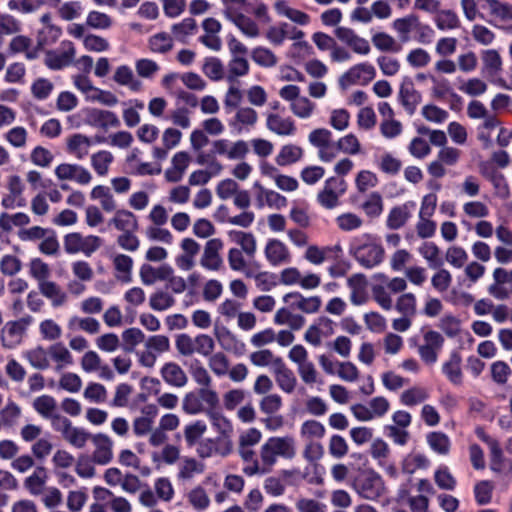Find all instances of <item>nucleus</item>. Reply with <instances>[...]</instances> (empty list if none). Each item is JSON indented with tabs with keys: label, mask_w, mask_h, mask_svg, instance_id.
<instances>
[{
	"label": "nucleus",
	"mask_w": 512,
	"mask_h": 512,
	"mask_svg": "<svg viewBox=\"0 0 512 512\" xmlns=\"http://www.w3.org/2000/svg\"><path fill=\"white\" fill-rule=\"evenodd\" d=\"M297 454V445L294 436H272L268 438L260 448V459L272 468L278 458L292 460Z\"/></svg>",
	"instance_id": "obj_1"
},
{
	"label": "nucleus",
	"mask_w": 512,
	"mask_h": 512,
	"mask_svg": "<svg viewBox=\"0 0 512 512\" xmlns=\"http://www.w3.org/2000/svg\"><path fill=\"white\" fill-rule=\"evenodd\" d=\"M219 395L214 389H198L187 392L181 401L182 411L190 416L202 413L207 415L208 410L216 409L219 406Z\"/></svg>",
	"instance_id": "obj_2"
},
{
	"label": "nucleus",
	"mask_w": 512,
	"mask_h": 512,
	"mask_svg": "<svg viewBox=\"0 0 512 512\" xmlns=\"http://www.w3.org/2000/svg\"><path fill=\"white\" fill-rule=\"evenodd\" d=\"M367 241L359 242L355 240L350 249V254L357 260V262L365 268H373L378 266L384 259L385 251L381 244L376 243L366 236Z\"/></svg>",
	"instance_id": "obj_3"
},
{
	"label": "nucleus",
	"mask_w": 512,
	"mask_h": 512,
	"mask_svg": "<svg viewBox=\"0 0 512 512\" xmlns=\"http://www.w3.org/2000/svg\"><path fill=\"white\" fill-rule=\"evenodd\" d=\"M103 245V239L97 235H83L80 232H71L64 236L63 247L67 254L82 253L90 257Z\"/></svg>",
	"instance_id": "obj_4"
},
{
	"label": "nucleus",
	"mask_w": 512,
	"mask_h": 512,
	"mask_svg": "<svg viewBox=\"0 0 512 512\" xmlns=\"http://www.w3.org/2000/svg\"><path fill=\"white\" fill-rule=\"evenodd\" d=\"M52 424L62 438L76 449H83L94 435L83 427L74 426L71 420L60 415L54 417Z\"/></svg>",
	"instance_id": "obj_5"
},
{
	"label": "nucleus",
	"mask_w": 512,
	"mask_h": 512,
	"mask_svg": "<svg viewBox=\"0 0 512 512\" xmlns=\"http://www.w3.org/2000/svg\"><path fill=\"white\" fill-rule=\"evenodd\" d=\"M32 323L31 316H25L17 320L6 322L0 331V342L5 349H15L18 347Z\"/></svg>",
	"instance_id": "obj_6"
},
{
	"label": "nucleus",
	"mask_w": 512,
	"mask_h": 512,
	"mask_svg": "<svg viewBox=\"0 0 512 512\" xmlns=\"http://www.w3.org/2000/svg\"><path fill=\"white\" fill-rule=\"evenodd\" d=\"M212 153L224 157L229 161L244 160L249 153V145L244 140L231 141L226 138H219L211 143Z\"/></svg>",
	"instance_id": "obj_7"
},
{
	"label": "nucleus",
	"mask_w": 512,
	"mask_h": 512,
	"mask_svg": "<svg viewBox=\"0 0 512 512\" xmlns=\"http://www.w3.org/2000/svg\"><path fill=\"white\" fill-rule=\"evenodd\" d=\"M346 189L347 183L344 179L330 177L317 194V201L326 209H334L339 205L340 198L344 195Z\"/></svg>",
	"instance_id": "obj_8"
},
{
	"label": "nucleus",
	"mask_w": 512,
	"mask_h": 512,
	"mask_svg": "<svg viewBox=\"0 0 512 512\" xmlns=\"http://www.w3.org/2000/svg\"><path fill=\"white\" fill-rule=\"evenodd\" d=\"M76 50L71 41H62L59 48L45 53L44 63L52 70H60L70 66L75 58Z\"/></svg>",
	"instance_id": "obj_9"
},
{
	"label": "nucleus",
	"mask_w": 512,
	"mask_h": 512,
	"mask_svg": "<svg viewBox=\"0 0 512 512\" xmlns=\"http://www.w3.org/2000/svg\"><path fill=\"white\" fill-rule=\"evenodd\" d=\"M54 174L59 181H74L79 185H88L91 183L93 176L91 172L84 166L63 162L54 169Z\"/></svg>",
	"instance_id": "obj_10"
},
{
	"label": "nucleus",
	"mask_w": 512,
	"mask_h": 512,
	"mask_svg": "<svg viewBox=\"0 0 512 512\" xmlns=\"http://www.w3.org/2000/svg\"><path fill=\"white\" fill-rule=\"evenodd\" d=\"M355 487L358 494L367 500H376L385 490L381 476L373 471L362 474Z\"/></svg>",
	"instance_id": "obj_11"
},
{
	"label": "nucleus",
	"mask_w": 512,
	"mask_h": 512,
	"mask_svg": "<svg viewBox=\"0 0 512 512\" xmlns=\"http://www.w3.org/2000/svg\"><path fill=\"white\" fill-rule=\"evenodd\" d=\"M493 282L488 286V293L497 300H506L512 294V270L496 267L492 272Z\"/></svg>",
	"instance_id": "obj_12"
},
{
	"label": "nucleus",
	"mask_w": 512,
	"mask_h": 512,
	"mask_svg": "<svg viewBox=\"0 0 512 512\" xmlns=\"http://www.w3.org/2000/svg\"><path fill=\"white\" fill-rule=\"evenodd\" d=\"M376 75L375 68L368 63H359L349 68L339 80L342 87L352 85H367Z\"/></svg>",
	"instance_id": "obj_13"
},
{
	"label": "nucleus",
	"mask_w": 512,
	"mask_h": 512,
	"mask_svg": "<svg viewBox=\"0 0 512 512\" xmlns=\"http://www.w3.org/2000/svg\"><path fill=\"white\" fill-rule=\"evenodd\" d=\"M90 442L93 445V451L90 457L97 465H108L114 457L113 440L105 433H96L91 438Z\"/></svg>",
	"instance_id": "obj_14"
},
{
	"label": "nucleus",
	"mask_w": 512,
	"mask_h": 512,
	"mask_svg": "<svg viewBox=\"0 0 512 512\" xmlns=\"http://www.w3.org/2000/svg\"><path fill=\"white\" fill-rule=\"evenodd\" d=\"M265 127L271 133L282 137L293 136L297 130L295 121L291 117L275 111L265 113Z\"/></svg>",
	"instance_id": "obj_15"
},
{
	"label": "nucleus",
	"mask_w": 512,
	"mask_h": 512,
	"mask_svg": "<svg viewBox=\"0 0 512 512\" xmlns=\"http://www.w3.org/2000/svg\"><path fill=\"white\" fill-rule=\"evenodd\" d=\"M224 247L223 241L219 238L209 239L200 257V265L209 271H219L223 266L221 251Z\"/></svg>",
	"instance_id": "obj_16"
},
{
	"label": "nucleus",
	"mask_w": 512,
	"mask_h": 512,
	"mask_svg": "<svg viewBox=\"0 0 512 512\" xmlns=\"http://www.w3.org/2000/svg\"><path fill=\"white\" fill-rule=\"evenodd\" d=\"M211 423L212 428L217 433V438L234 448L232 440L234 434V426L232 421L226 417L222 412L210 409L206 415Z\"/></svg>",
	"instance_id": "obj_17"
},
{
	"label": "nucleus",
	"mask_w": 512,
	"mask_h": 512,
	"mask_svg": "<svg viewBox=\"0 0 512 512\" xmlns=\"http://www.w3.org/2000/svg\"><path fill=\"white\" fill-rule=\"evenodd\" d=\"M85 122L94 128L105 131L120 126V120L114 112L98 108L85 110Z\"/></svg>",
	"instance_id": "obj_18"
},
{
	"label": "nucleus",
	"mask_w": 512,
	"mask_h": 512,
	"mask_svg": "<svg viewBox=\"0 0 512 512\" xmlns=\"http://www.w3.org/2000/svg\"><path fill=\"white\" fill-rule=\"evenodd\" d=\"M196 454L200 459H209L215 456L226 458L234 450L217 437L205 438L196 446Z\"/></svg>",
	"instance_id": "obj_19"
},
{
	"label": "nucleus",
	"mask_w": 512,
	"mask_h": 512,
	"mask_svg": "<svg viewBox=\"0 0 512 512\" xmlns=\"http://www.w3.org/2000/svg\"><path fill=\"white\" fill-rule=\"evenodd\" d=\"M283 301L296 311H301L306 314L317 313L322 304V300L319 296H304L299 292L285 294Z\"/></svg>",
	"instance_id": "obj_20"
},
{
	"label": "nucleus",
	"mask_w": 512,
	"mask_h": 512,
	"mask_svg": "<svg viewBox=\"0 0 512 512\" xmlns=\"http://www.w3.org/2000/svg\"><path fill=\"white\" fill-rule=\"evenodd\" d=\"M335 35L356 54L368 55L371 51L368 40L359 36L350 28L338 27L335 30Z\"/></svg>",
	"instance_id": "obj_21"
},
{
	"label": "nucleus",
	"mask_w": 512,
	"mask_h": 512,
	"mask_svg": "<svg viewBox=\"0 0 512 512\" xmlns=\"http://www.w3.org/2000/svg\"><path fill=\"white\" fill-rule=\"evenodd\" d=\"M162 380L170 387L183 388L188 384L189 378L185 370L176 362H165L160 368Z\"/></svg>",
	"instance_id": "obj_22"
},
{
	"label": "nucleus",
	"mask_w": 512,
	"mask_h": 512,
	"mask_svg": "<svg viewBox=\"0 0 512 512\" xmlns=\"http://www.w3.org/2000/svg\"><path fill=\"white\" fill-rule=\"evenodd\" d=\"M264 255L271 266H281L291 261L289 248L278 239H269L264 248Z\"/></svg>",
	"instance_id": "obj_23"
},
{
	"label": "nucleus",
	"mask_w": 512,
	"mask_h": 512,
	"mask_svg": "<svg viewBox=\"0 0 512 512\" xmlns=\"http://www.w3.org/2000/svg\"><path fill=\"white\" fill-rule=\"evenodd\" d=\"M392 27L402 42H407L410 39V34L415 30H430V27L422 24L419 17L414 14L394 20Z\"/></svg>",
	"instance_id": "obj_24"
},
{
	"label": "nucleus",
	"mask_w": 512,
	"mask_h": 512,
	"mask_svg": "<svg viewBox=\"0 0 512 512\" xmlns=\"http://www.w3.org/2000/svg\"><path fill=\"white\" fill-rule=\"evenodd\" d=\"M245 253L239 248H231L227 254V261L230 269L234 272L242 273L246 278L259 279L266 275V272L255 273L253 269L248 265L245 257Z\"/></svg>",
	"instance_id": "obj_25"
},
{
	"label": "nucleus",
	"mask_w": 512,
	"mask_h": 512,
	"mask_svg": "<svg viewBox=\"0 0 512 512\" xmlns=\"http://www.w3.org/2000/svg\"><path fill=\"white\" fill-rule=\"evenodd\" d=\"M191 162V156L184 151L177 152L171 159L170 166L165 170L164 178L169 183L180 182Z\"/></svg>",
	"instance_id": "obj_26"
},
{
	"label": "nucleus",
	"mask_w": 512,
	"mask_h": 512,
	"mask_svg": "<svg viewBox=\"0 0 512 512\" xmlns=\"http://www.w3.org/2000/svg\"><path fill=\"white\" fill-rule=\"evenodd\" d=\"M332 321L326 317H321L318 321L310 325L305 333L304 340L313 347H319L322 344V338L332 334Z\"/></svg>",
	"instance_id": "obj_27"
},
{
	"label": "nucleus",
	"mask_w": 512,
	"mask_h": 512,
	"mask_svg": "<svg viewBox=\"0 0 512 512\" xmlns=\"http://www.w3.org/2000/svg\"><path fill=\"white\" fill-rule=\"evenodd\" d=\"M92 147V139L82 133H74L66 139V151L78 160L86 158Z\"/></svg>",
	"instance_id": "obj_28"
},
{
	"label": "nucleus",
	"mask_w": 512,
	"mask_h": 512,
	"mask_svg": "<svg viewBox=\"0 0 512 512\" xmlns=\"http://www.w3.org/2000/svg\"><path fill=\"white\" fill-rule=\"evenodd\" d=\"M294 308L290 306L279 308L275 314L273 321L277 325H286L291 330L298 331L304 327L306 319L301 314L295 313Z\"/></svg>",
	"instance_id": "obj_29"
},
{
	"label": "nucleus",
	"mask_w": 512,
	"mask_h": 512,
	"mask_svg": "<svg viewBox=\"0 0 512 512\" xmlns=\"http://www.w3.org/2000/svg\"><path fill=\"white\" fill-rule=\"evenodd\" d=\"M333 253L336 256L342 253V247L339 244L334 246L320 247L317 245H308L304 252V259L312 265H322L326 260L328 254Z\"/></svg>",
	"instance_id": "obj_30"
},
{
	"label": "nucleus",
	"mask_w": 512,
	"mask_h": 512,
	"mask_svg": "<svg viewBox=\"0 0 512 512\" xmlns=\"http://www.w3.org/2000/svg\"><path fill=\"white\" fill-rule=\"evenodd\" d=\"M114 269V277L122 282L129 283L132 280L133 259L122 253H116L111 256Z\"/></svg>",
	"instance_id": "obj_31"
},
{
	"label": "nucleus",
	"mask_w": 512,
	"mask_h": 512,
	"mask_svg": "<svg viewBox=\"0 0 512 512\" xmlns=\"http://www.w3.org/2000/svg\"><path fill=\"white\" fill-rule=\"evenodd\" d=\"M272 372L274 374L276 384L282 392L292 394L295 391L298 380L294 372L286 366L284 361Z\"/></svg>",
	"instance_id": "obj_32"
},
{
	"label": "nucleus",
	"mask_w": 512,
	"mask_h": 512,
	"mask_svg": "<svg viewBox=\"0 0 512 512\" xmlns=\"http://www.w3.org/2000/svg\"><path fill=\"white\" fill-rule=\"evenodd\" d=\"M171 266L163 264L154 267L150 264H143L139 270V277L141 282L146 286H151L158 281H165L170 274Z\"/></svg>",
	"instance_id": "obj_33"
},
{
	"label": "nucleus",
	"mask_w": 512,
	"mask_h": 512,
	"mask_svg": "<svg viewBox=\"0 0 512 512\" xmlns=\"http://www.w3.org/2000/svg\"><path fill=\"white\" fill-rule=\"evenodd\" d=\"M205 465L192 456H184L178 465L177 479L179 481H191L196 475L202 474Z\"/></svg>",
	"instance_id": "obj_34"
},
{
	"label": "nucleus",
	"mask_w": 512,
	"mask_h": 512,
	"mask_svg": "<svg viewBox=\"0 0 512 512\" xmlns=\"http://www.w3.org/2000/svg\"><path fill=\"white\" fill-rule=\"evenodd\" d=\"M273 7L279 16L285 17L297 25L306 26L310 22V16L307 13L293 8L286 0H277Z\"/></svg>",
	"instance_id": "obj_35"
},
{
	"label": "nucleus",
	"mask_w": 512,
	"mask_h": 512,
	"mask_svg": "<svg viewBox=\"0 0 512 512\" xmlns=\"http://www.w3.org/2000/svg\"><path fill=\"white\" fill-rule=\"evenodd\" d=\"M113 80L120 86L127 87L132 92H140L143 83L139 80L133 70L127 65L118 66L114 72Z\"/></svg>",
	"instance_id": "obj_36"
},
{
	"label": "nucleus",
	"mask_w": 512,
	"mask_h": 512,
	"mask_svg": "<svg viewBox=\"0 0 512 512\" xmlns=\"http://www.w3.org/2000/svg\"><path fill=\"white\" fill-rule=\"evenodd\" d=\"M67 328L71 332L82 331L89 335H96L101 330V324L96 318L90 316L73 315L68 319Z\"/></svg>",
	"instance_id": "obj_37"
},
{
	"label": "nucleus",
	"mask_w": 512,
	"mask_h": 512,
	"mask_svg": "<svg viewBox=\"0 0 512 512\" xmlns=\"http://www.w3.org/2000/svg\"><path fill=\"white\" fill-rule=\"evenodd\" d=\"M229 239L240 246V250L250 258H253L257 252V241L250 232L241 230H231L228 232Z\"/></svg>",
	"instance_id": "obj_38"
},
{
	"label": "nucleus",
	"mask_w": 512,
	"mask_h": 512,
	"mask_svg": "<svg viewBox=\"0 0 512 512\" xmlns=\"http://www.w3.org/2000/svg\"><path fill=\"white\" fill-rule=\"evenodd\" d=\"M257 111L250 106H242L236 109L235 115L231 120V126L238 131L253 128L258 122Z\"/></svg>",
	"instance_id": "obj_39"
},
{
	"label": "nucleus",
	"mask_w": 512,
	"mask_h": 512,
	"mask_svg": "<svg viewBox=\"0 0 512 512\" xmlns=\"http://www.w3.org/2000/svg\"><path fill=\"white\" fill-rule=\"evenodd\" d=\"M351 290L350 301L354 305H362L367 301V280L363 274H353L347 279Z\"/></svg>",
	"instance_id": "obj_40"
},
{
	"label": "nucleus",
	"mask_w": 512,
	"mask_h": 512,
	"mask_svg": "<svg viewBox=\"0 0 512 512\" xmlns=\"http://www.w3.org/2000/svg\"><path fill=\"white\" fill-rule=\"evenodd\" d=\"M109 224L121 232L137 231L139 228L136 215L126 209L115 210Z\"/></svg>",
	"instance_id": "obj_41"
},
{
	"label": "nucleus",
	"mask_w": 512,
	"mask_h": 512,
	"mask_svg": "<svg viewBox=\"0 0 512 512\" xmlns=\"http://www.w3.org/2000/svg\"><path fill=\"white\" fill-rule=\"evenodd\" d=\"M462 358L457 352L451 353L448 360L442 365V372L455 386L463 384V372L461 369Z\"/></svg>",
	"instance_id": "obj_42"
},
{
	"label": "nucleus",
	"mask_w": 512,
	"mask_h": 512,
	"mask_svg": "<svg viewBox=\"0 0 512 512\" xmlns=\"http://www.w3.org/2000/svg\"><path fill=\"white\" fill-rule=\"evenodd\" d=\"M38 289L45 298L50 300L54 308L64 306L68 301L67 293L54 281L41 283Z\"/></svg>",
	"instance_id": "obj_43"
},
{
	"label": "nucleus",
	"mask_w": 512,
	"mask_h": 512,
	"mask_svg": "<svg viewBox=\"0 0 512 512\" xmlns=\"http://www.w3.org/2000/svg\"><path fill=\"white\" fill-rule=\"evenodd\" d=\"M208 425L204 420L197 419L188 423L183 429V436L188 447H195L204 438Z\"/></svg>",
	"instance_id": "obj_44"
},
{
	"label": "nucleus",
	"mask_w": 512,
	"mask_h": 512,
	"mask_svg": "<svg viewBox=\"0 0 512 512\" xmlns=\"http://www.w3.org/2000/svg\"><path fill=\"white\" fill-rule=\"evenodd\" d=\"M114 162V155L108 150H99L90 156V165L99 177H105Z\"/></svg>",
	"instance_id": "obj_45"
},
{
	"label": "nucleus",
	"mask_w": 512,
	"mask_h": 512,
	"mask_svg": "<svg viewBox=\"0 0 512 512\" xmlns=\"http://www.w3.org/2000/svg\"><path fill=\"white\" fill-rule=\"evenodd\" d=\"M316 108V103L306 96H300L289 105L291 113L300 120L311 119L315 114Z\"/></svg>",
	"instance_id": "obj_46"
},
{
	"label": "nucleus",
	"mask_w": 512,
	"mask_h": 512,
	"mask_svg": "<svg viewBox=\"0 0 512 512\" xmlns=\"http://www.w3.org/2000/svg\"><path fill=\"white\" fill-rule=\"evenodd\" d=\"M250 362L256 367H270L272 371L279 366L283 359L269 349H260L249 355Z\"/></svg>",
	"instance_id": "obj_47"
},
{
	"label": "nucleus",
	"mask_w": 512,
	"mask_h": 512,
	"mask_svg": "<svg viewBox=\"0 0 512 512\" xmlns=\"http://www.w3.org/2000/svg\"><path fill=\"white\" fill-rule=\"evenodd\" d=\"M411 206L413 204L406 203L393 207L387 217V226L393 230L403 227L411 216Z\"/></svg>",
	"instance_id": "obj_48"
},
{
	"label": "nucleus",
	"mask_w": 512,
	"mask_h": 512,
	"mask_svg": "<svg viewBox=\"0 0 512 512\" xmlns=\"http://www.w3.org/2000/svg\"><path fill=\"white\" fill-rule=\"evenodd\" d=\"M90 198L94 201H99L101 208L105 212H113L116 210L117 203L110 191V188L104 185H97L93 187L90 192Z\"/></svg>",
	"instance_id": "obj_49"
},
{
	"label": "nucleus",
	"mask_w": 512,
	"mask_h": 512,
	"mask_svg": "<svg viewBox=\"0 0 512 512\" xmlns=\"http://www.w3.org/2000/svg\"><path fill=\"white\" fill-rule=\"evenodd\" d=\"M399 98L405 110L412 114L421 101L420 93L412 83L402 84L399 91Z\"/></svg>",
	"instance_id": "obj_50"
},
{
	"label": "nucleus",
	"mask_w": 512,
	"mask_h": 512,
	"mask_svg": "<svg viewBox=\"0 0 512 512\" xmlns=\"http://www.w3.org/2000/svg\"><path fill=\"white\" fill-rule=\"evenodd\" d=\"M500 126L499 119L494 115L488 119L483 120L477 126V139L482 143L484 148L492 146V133Z\"/></svg>",
	"instance_id": "obj_51"
},
{
	"label": "nucleus",
	"mask_w": 512,
	"mask_h": 512,
	"mask_svg": "<svg viewBox=\"0 0 512 512\" xmlns=\"http://www.w3.org/2000/svg\"><path fill=\"white\" fill-rule=\"evenodd\" d=\"M145 412L151 417L139 416L133 420V432L137 437H143L153 429V416L157 413V408L154 405H148L145 407Z\"/></svg>",
	"instance_id": "obj_52"
},
{
	"label": "nucleus",
	"mask_w": 512,
	"mask_h": 512,
	"mask_svg": "<svg viewBox=\"0 0 512 512\" xmlns=\"http://www.w3.org/2000/svg\"><path fill=\"white\" fill-rule=\"evenodd\" d=\"M303 156L301 147L294 144H286L281 147L279 153L275 157L278 166H288L299 161Z\"/></svg>",
	"instance_id": "obj_53"
},
{
	"label": "nucleus",
	"mask_w": 512,
	"mask_h": 512,
	"mask_svg": "<svg viewBox=\"0 0 512 512\" xmlns=\"http://www.w3.org/2000/svg\"><path fill=\"white\" fill-rule=\"evenodd\" d=\"M24 358L29 364L38 370H45L50 367L48 350L42 346H37L24 353Z\"/></svg>",
	"instance_id": "obj_54"
},
{
	"label": "nucleus",
	"mask_w": 512,
	"mask_h": 512,
	"mask_svg": "<svg viewBox=\"0 0 512 512\" xmlns=\"http://www.w3.org/2000/svg\"><path fill=\"white\" fill-rule=\"evenodd\" d=\"M32 44V40L26 36L19 35L14 37L10 44L9 49L13 53L25 52V56L29 60L36 59L39 55L40 48L37 46L33 49H30Z\"/></svg>",
	"instance_id": "obj_55"
},
{
	"label": "nucleus",
	"mask_w": 512,
	"mask_h": 512,
	"mask_svg": "<svg viewBox=\"0 0 512 512\" xmlns=\"http://www.w3.org/2000/svg\"><path fill=\"white\" fill-rule=\"evenodd\" d=\"M250 65L246 57H231L228 62L227 82H237V78L249 73Z\"/></svg>",
	"instance_id": "obj_56"
},
{
	"label": "nucleus",
	"mask_w": 512,
	"mask_h": 512,
	"mask_svg": "<svg viewBox=\"0 0 512 512\" xmlns=\"http://www.w3.org/2000/svg\"><path fill=\"white\" fill-rule=\"evenodd\" d=\"M29 274L38 283V287L41 283L49 281L51 276V269L49 265L44 262L41 258H33L28 264Z\"/></svg>",
	"instance_id": "obj_57"
},
{
	"label": "nucleus",
	"mask_w": 512,
	"mask_h": 512,
	"mask_svg": "<svg viewBox=\"0 0 512 512\" xmlns=\"http://www.w3.org/2000/svg\"><path fill=\"white\" fill-rule=\"evenodd\" d=\"M49 356L57 364L58 369L73 363V357L69 349L63 343H56L48 348Z\"/></svg>",
	"instance_id": "obj_58"
},
{
	"label": "nucleus",
	"mask_w": 512,
	"mask_h": 512,
	"mask_svg": "<svg viewBox=\"0 0 512 512\" xmlns=\"http://www.w3.org/2000/svg\"><path fill=\"white\" fill-rule=\"evenodd\" d=\"M371 41L374 47L381 52L396 53L401 49V46L397 43L396 39L385 32L375 33L372 35Z\"/></svg>",
	"instance_id": "obj_59"
},
{
	"label": "nucleus",
	"mask_w": 512,
	"mask_h": 512,
	"mask_svg": "<svg viewBox=\"0 0 512 512\" xmlns=\"http://www.w3.org/2000/svg\"><path fill=\"white\" fill-rule=\"evenodd\" d=\"M434 21L439 30H453L460 27L458 15L450 9H439L435 15Z\"/></svg>",
	"instance_id": "obj_60"
},
{
	"label": "nucleus",
	"mask_w": 512,
	"mask_h": 512,
	"mask_svg": "<svg viewBox=\"0 0 512 512\" xmlns=\"http://www.w3.org/2000/svg\"><path fill=\"white\" fill-rule=\"evenodd\" d=\"M468 259V252L459 245H451L446 249L445 260L455 269L463 268Z\"/></svg>",
	"instance_id": "obj_61"
},
{
	"label": "nucleus",
	"mask_w": 512,
	"mask_h": 512,
	"mask_svg": "<svg viewBox=\"0 0 512 512\" xmlns=\"http://www.w3.org/2000/svg\"><path fill=\"white\" fill-rule=\"evenodd\" d=\"M394 307L402 316L413 317L417 310L416 296L411 292L402 293L396 299Z\"/></svg>",
	"instance_id": "obj_62"
},
{
	"label": "nucleus",
	"mask_w": 512,
	"mask_h": 512,
	"mask_svg": "<svg viewBox=\"0 0 512 512\" xmlns=\"http://www.w3.org/2000/svg\"><path fill=\"white\" fill-rule=\"evenodd\" d=\"M231 22L241 31L247 38H257L260 35V28L258 24L250 17L242 14Z\"/></svg>",
	"instance_id": "obj_63"
},
{
	"label": "nucleus",
	"mask_w": 512,
	"mask_h": 512,
	"mask_svg": "<svg viewBox=\"0 0 512 512\" xmlns=\"http://www.w3.org/2000/svg\"><path fill=\"white\" fill-rule=\"evenodd\" d=\"M83 397L90 403L101 404L106 402L108 392L103 384L90 382L83 391Z\"/></svg>",
	"instance_id": "obj_64"
}]
</instances>
